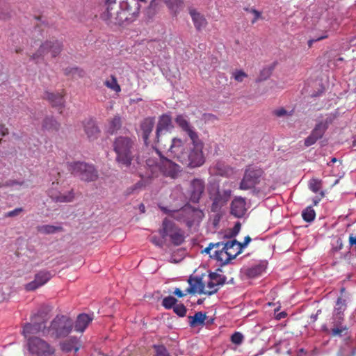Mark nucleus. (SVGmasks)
<instances>
[{
	"mask_svg": "<svg viewBox=\"0 0 356 356\" xmlns=\"http://www.w3.org/2000/svg\"><path fill=\"white\" fill-rule=\"evenodd\" d=\"M51 309L41 307L36 314L31 316V322L24 324L22 334L26 337L28 334L41 333L43 336H49L59 339L67 336L72 330V321L65 315H57L48 325L51 318Z\"/></svg>",
	"mask_w": 356,
	"mask_h": 356,
	"instance_id": "1",
	"label": "nucleus"
},
{
	"mask_svg": "<svg viewBox=\"0 0 356 356\" xmlns=\"http://www.w3.org/2000/svg\"><path fill=\"white\" fill-rule=\"evenodd\" d=\"M191 140L192 147L186 149L181 139L177 138L171 139L167 154L168 156L177 159L182 164L193 168L202 165L205 162L202 151L204 145L199 136Z\"/></svg>",
	"mask_w": 356,
	"mask_h": 356,
	"instance_id": "2",
	"label": "nucleus"
},
{
	"mask_svg": "<svg viewBox=\"0 0 356 356\" xmlns=\"http://www.w3.org/2000/svg\"><path fill=\"white\" fill-rule=\"evenodd\" d=\"M113 147L119 166L130 168L134 161L140 163L135 137L118 136L114 140Z\"/></svg>",
	"mask_w": 356,
	"mask_h": 356,
	"instance_id": "3",
	"label": "nucleus"
},
{
	"mask_svg": "<svg viewBox=\"0 0 356 356\" xmlns=\"http://www.w3.org/2000/svg\"><path fill=\"white\" fill-rule=\"evenodd\" d=\"M116 0H105V4L107 8L101 15V19L110 26H122L125 24H130L135 21L136 17L129 14L123 9H120L115 13L111 12V6L115 4Z\"/></svg>",
	"mask_w": 356,
	"mask_h": 356,
	"instance_id": "4",
	"label": "nucleus"
},
{
	"mask_svg": "<svg viewBox=\"0 0 356 356\" xmlns=\"http://www.w3.org/2000/svg\"><path fill=\"white\" fill-rule=\"evenodd\" d=\"M159 233L162 238L166 240L168 238L175 246L181 245L185 241L184 231L167 218L163 219Z\"/></svg>",
	"mask_w": 356,
	"mask_h": 356,
	"instance_id": "5",
	"label": "nucleus"
},
{
	"mask_svg": "<svg viewBox=\"0 0 356 356\" xmlns=\"http://www.w3.org/2000/svg\"><path fill=\"white\" fill-rule=\"evenodd\" d=\"M26 336V348L31 356H52L56 353V348L47 341L39 337Z\"/></svg>",
	"mask_w": 356,
	"mask_h": 356,
	"instance_id": "6",
	"label": "nucleus"
},
{
	"mask_svg": "<svg viewBox=\"0 0 356 356\" xmlns=\"http://www.w3.org/2000/svg\"><path fill=\"white\" fill-rule=\"evenodd\" d=\"M67 169L72 175L85 181H94L98 178V173L95 167L85 162L70 163L67 164Z\"/></svg>",
	"mask_w": 356,
	"mask_h": 356,
	"instance_id": "7",
	"label": "nucleus"
},
{
	"mask_svg": "<svg viewBox=\"0 0 356 356\" xmlns=\"http://www.w3.org/2000/svg\"><path fill=\"white\" fill-rule=\"evenodd\" d=\"M156 153L159 156V161H154L152 159L146 161L147 165L149 167H158L164 175L171 178H175L180 171V167L167 157L161 156L158 150Z\"/></svg>",
	"mask_w": 356,
	"mask_h": 356,
	"instance_id": "8",
	"label": "nucleus"
},
{
	"mask_svg": "<svg viewBox=\"0 0 356 356\" xmlns=\"http://www.w3.org/2000/svg\"><path fill=\"white\" fill-rule=\"evenodd\" d=\"M264 175V172L261 168L248 165L245 170L239 188L241 190H248L254 188L263 179Z\"/></svg>",
	"mask_w": 356,
	"mask_h": 356,
	"instance_id": "9",
	"label": "nucleus"
},
{
	"mask_svg": "<svg viewBox=\"0 0 356 356\" xmlns=\"http://www.w3.org/2000/svg\"><path fill=\"white\" fill-rule=\"evenodd\" d=\"M63 49V44L62 41L56 39L46 40L40 44L35 53L30 56V58L35 63L38 62V58L43 57L48 53H51V57L55 58L61 53Z\"/></svg>",
	"mask_w": 356,
	"mask_h": 356,
	"instance_id": "10",
	"label": "nucleus"
},
{
	"mask_svg": "<svg viewBox=\"0 0 356 356\" xmlns=\"http://www.w3.org/2000/svg\"><path fill=\"white\" fill-rule=\"evenodd\" d=\"M172 127V119L169 115L163 114L160 116L156 129V139L159 145L161 147L165 148L167 145L163 143L166 140H168V147L170 146V138L168 135V131Z\"/></svg>",
	"mask_w": 356,
	"mask_h": 356,
	"instance_id": "11",
	"label": "nucleus"
},
{
	"mask_svg": "<svg viewBox=\"0 0 356 356\" xmlns=\"http://www.w3.org/2000/svg\"><path fill=\"white\" fill-rule=\"evenodd\" d=\"M226 282V277L217 273H210L205 277L207 293L208 296L218 292L219 286H222Z\"/></svg>",
	"mask_w": 356,
	"mask_h": 356,
	"instance_id": "12",
	"label": "nucleus"
},
{
	"mask_svg": "<svg viewBox=\"0 0 356 356\" xmlns=\"http://www.w3.org/2000/svg\"><path fill=\"white\" fill-rule=\"evenodd\" d=\"M53 277L51 271L47 270H40L35 275L34 280L25 285L28 291H35L47 283Z\"/></svg>",
	"mask_w": 356,
	"mask_h": 356,
	"instance_id": "13",
	"label": "nucleus"
},
{
	"mask_svg": "<svg viewBox=\"0 0 356 356\" xmlns=\"http://www.w3.org/2000/svg\"><path fill=\"white\" fill-rule=\"evenodd\" d=\"M66 92L65 90L60 92H51L45 91L44 92L43 98L47 100L52 107L57 108L60 113H62L63 108L65 107V96Z\"/></svg>",
	"mask_w": 356,
	"mask_h": 356,
	"instance_id": "14",
	"label": "nucleus"
},
{
	"mask_svg": "<svg viewBox=\"0 0 356 356\" xmlns=\"http://www.w3.org/2000/svg\"><path fill=\"white\" fill-rule=\"evenodd\" d=\"M205 190V182L202 179L195 178L191 181L189 188L190 200L198 203Z\"/></svg>",
	"mask_w": 356,
	"mask_h": 356,
	"instance_id": "15",
	"label": "nucleus"
},
{
	"mask_svg": "<svg viewBox=\"0 0 356 356\" xmlns=\"http://www.w3.org/2000/svg\"><path fill=\"white\" fill-rule=\"evenodd\" d=\"M188 282L189 287L186 289V292L188 294H205L207 295L205 277H191Z\"/></svg>",
	"mask_w": 356,
	"mask_h": 356,
	"instance_id": "16",
	"label": "nucleus"
},
{
	"mask_svg": "<svg viewBox=\"0 0 356 356\" xmlns=\"http://www.w3.org/2000/svg\"><path fill=\"white\" fill-rule=\"evenodd\" d=\"M231 195V190H224L222 191H218L213 199L211 211H217L222 207L225 205L226 203L229 201Z\"/></svg>",
	"mask_w": 356,
	"mask_h": 356,
	"instance_id": "17",
	"label": "nucleus"
},
{
	"mask_svg": "<svg viewBox=\"0 0 356 356\" xmlns=\"http://www.w3.org/2000/svg\"><path fill=\"white\" fill-rule=\"evenodd\" d=\"M58 182H52V186L58 185ZM49 196L56 202H70L74 198L73 191H70L67 194H62L51 187L48 191Z\"/></svg>",
	"mask_w": 356,
	"mask_h": 356,
	"instance_id": "18",
	"label": "nucleus"
},
{
	"mask_svg": "<svg viewBox=\"0 0 356 356\" xmlns=\"http://www.w3.org/2000/svg\"><path fill=\"white\" fill-rule=\"evenodd\" d=\"M175 121L181 130L187 134L190 139H194V138L199 136L194 128L183 115H178Z\"/></svg>",
	"mask_w": 356,
	"mask_h": 356,
	"instance_id": "19",
	"label": "nucleus"
},
{
	"mask_svg": "<svg viewBox=\"0 0 356 356\" xmlns=\"http://www.w3.org/2000/svg\"><path fill=\"white\" fill-rule=\"evenodd\" d=\"M186 225L188 227H191L196 220H198L204 216L203 212L198 209L192 207L191 206L186 205Z\"/></svg>",
	"mask_w": 356,
	"mask_h": 356,
	"instance_id": "20",
	"label": "nucleus"
},
{
	"mask_svg": "<svg viewBox=\"0 0 356 356\" xmlns=\"http://www.w3.org/2000/svg\"><path fill=\"white\" fill-rule=\"evenodd\" d=\"M155 124V118L147 117L144 118L140 124V130L142 131V136L145 143H148V140L150 134L152 132Z\"/></svg>",
	"mask_w": 356,
	"mask_h": 356,
	"instance_id": "21",
	"label": "nucleus"
},
{
	"mask_svg": "<svg viewBox=\"0 0 356 356\" xmlns=\"http://www.w3.org/2000/svg\"><path fill=\"white\" fill-rule=\"evenodd\" d=\"M223 246V249L227 250L229 252V256L235 259L236 256L242 252L243 249L241 248V243L236 239H232L228 241H220Z\"/></svg>",
	"mask_w": 356,
	"mask_h": 356,
	"instance_id": "22",
	"label": "nucleus"
},
{
	"mask_svg": "<svg viewBox=\"0 0 356 356\" xmlns=\"http://www.w3.org/2000/svg\"><path fill=\"white\" fill-rule=\"evenodd\" d=\"M245 199L239 197H235L231 204V213L237 218H241L246 211Z\"/></svg>",
	"mask_w": 356,
	"mask_h": 356,
	"instance_id": "23",
	"label": "nucleus"
},
{
	"mask_svg": "<svg viewBox=\"0 0 356 356\" xmlns=\"http://www.w3.org/2000/svg\"><path fill=\"white\" fill-rule=\"evenodd\" d=\"M83 127L89 140L93 141L99 137L100 131L94 120H87L84 121Z\"/></svg>",
	"mask_w": 356,
	"mask_h": 356,
	"instance_id": "24",
	"label": "nucleus"
},
{
	"mask_svg": "<svg viewBox=\"0 0 356 356\" xmlns=\"http://www.w3.org/2000/svg\"><path fill=\"white\" fill-rule=\"evenodd\" d=\"M120 8L137 17L140 10V4L137 0H124L120 3Z\"/></svg>",
	"mask_w": 356,
	"mask_h": 356,
	"instance_id": "25",
	"label": "nucleus"
},
{
	"mask_svg": "<svg viewBox=\"0 0 356 356\" xmlns=\"http://www.w3.org/2000/svg\"><path fill=\"white\" fill-rule=\"evenodd\" d=\"M92 318L90 317L88 314H79L74 323V330L77 332H83L89 324L92 322Z\"/></svg>",
	"mask_w": 356,
	"mask_h": 356,
	"instance_id": "26",
	"label": "nucleus"
},
{
	"mask_svg": "<svg viewBox=\"0 0 356 356\" xmlns=\"http://www.w3.org/2000/svg\"><path fill=\"white\" fill-rule=\"evenodd\" d=\"M210 257L219 261L221 266L226 265L231 260L234 259L232 256H229V252L223 249V246H220L219 249H216L213 254L210 255Z\"/></svg>",
	"mask_w": 356,
	"mask_h": 356,
	"instance_id": "27",
	"label": "nucleus"
},
{
	"mask_svg": "<svg viewBox=\"0 0 356 356\" xmlns=\"http://www.w3.org/2000/svg\"><path fill=\"white\" fill-rule=\"evenodd\" d=\"M189 14L192 18L194 26L197 31H200L202 29L206 27L207 22L203 15L197 12L194 8L189 9Z\"/></svg>",
	"mask_w": 356,
	"mask_h": 356,
	"instance_id": "28",
	"label": "nucleus"
},
{
	"mask_svg": "<svg viewBox=\"0 0 356 356\" xmlns=\"http://www.w3.org/2000/svg\"><path fill=\"white\" fill-rule=\"evenodd\" d=\"M346 309V300L339 297L334 310L333 320H339V322L343 321V312Z\"/></svg>",
	"mask_w": 356,
	"mask_h": 356,
	"instance_id": "29",
	"label": "nucleus"
},
{
	"mask_svg": "<svg viewBox=\"0 0 356 356\" xmlns=\"http://www.w3.org/2000/svg\"><path fill=\"white\" fill-rule=\"evenodd\" d=\"M81 346V344L76 337H70L60 344L61 350L65 352H70L74 350L76 353Z\"/></svg>",
	"mask_w": 356,
	"mask_h": 356,
	"instance_id": "30",
	"label": "nucleus"
},
{
	"mask_svg": "<svg viewBox=\"0 0 356 356\" xmlns=\"http://www.w3.org/2000/svg\"><path fill=\"white\" fill-rule=\"evenodd\" d=\"M214 173L222 177H229L234 172V169L222 161H218L213 167Z\"/></svg>",
	"mask_w": 356,
	"mask_h": 356,
	"instance_id": "31",
	"label": "nucleus"
},
{
	"mask_svg": "<svg viewBox=\"0 0 356 356\" xmlns=\"http://www.w3.org/2000/svg\"><path fill=\"white\" fill-rule=\"evenodd\" d=\"M161 210L176 220L186 224V205L178 210H170L165 207H162Z\"/></svg>",
	"mask_w": 356,
	"mask_h": 356,
	"instance_id": "32",
	"label": "nucleus"
},
{
	"mask_svg": "<svg viewBox=\"0 0 356 356\" xmlns=\"http://www.w3.org/2000/svg\"><path fill=\"white\" fill-rule=\"evenodd\" d=\"M42 127L50 132H57L60 129V124L53 117H46L42 121Z\"/></svg>",
	"mask_w": 356,
	"mask_h": 356,
	"instance_id": "33",
	"label": "nucleus"
},
{
	"mask_svg": "<svg viewBox=\"0 0 356 356\" xmlns=\"http://www.w3.org/2000/svg\"><path fill=\"white\" fill-rule=\"evenodd\" d=\"M13 14L10 6L6 3V0H0V19H9Z\"/></svg>",
	"mask_w": 356,
	"mask_h": 356,
	"instance_id": "34",
	"label": "nucleus"
},
{
	"mask_svg": "<svg viewBox=\"0 0 356 356\" xmlns=\"http://www.w3.org/2000/svg\"><path fill=\"white\" fill-rule=\"evenodd\" d=\"M189 325L193 327L197 325H202L204 324L206 319V314L202 312H198L195 314L193 316H188Z\"/></svg>",
	"mask_w": 356,
	"mask_h": 356,
	"instance_id": "35",
	"label": "nucleus"
},
{
	"mask_svg": "<svg viewBox=\"0 0 356 356\" xmlns=\"http://www.w3.org/2000/svg\"><path fill=\"white\" fill-rule=\"evenodd\" d=\"M327 120H326L325 122H321L318 123L312 130L311 134H312L317 140L323 137L325 131L327 129Z\"/></svg>",
	"mask_w": 356,
	"mask_h": 356,
	"instance_id": "36",
	"label": "nucleus"
},
{
	"mask_svg": "<svg viewBox=\"0 0 356 356\" xmlns=\"http://www.w3.org/2000/svg\"><path fill=\"white\" fill-rule=\"evenodd\" d=\"M36 229L38 232L44 234H54L56 232L63 230V228L60 226H54L50 225H39Z\"/></svg>",
	"mask_w": 356,
	"mask_h": 356,
	"instance_id": "37",
	"label": "nucleus"
},
{
	"mask_svg": "<svg viewBox=\"0 0 356 356\" xmlns=\"http://www.w3.org/2000/svg\"><path fill=\"white\" fill-rule=\"evenodd\" d=\"M334 327L331 330V334L333 337L342 336L343 333L347 330V327L342 325V321L340 323L339 320H333Z\"/></svg>",
	"mask_w": 356,
	"mask_h": 356,
	"instance_id": "38",
	"label": "nucleus"
},
{
	"mask_svg": "<svg viewBox=\"0 0 356 356\" xmlns=\"http://www.w3.org/2000/svg\"><path fill=\"white\" fill-rule=\"evenodd\" d=\"M302 217L307 222H312L315 219L316 213L312 206L307 207L302 211Z\"/></svg>",
	"mask_w": 356,
	"mask_h": 356,
	"instance_id": "39",
	"label": "nucleus"
},
{
	"mask_svg": "<svg viewBox=\"0 0 356 356\" xmlns=\"http://www.w3.org/2000/svg\"><path fill=\"white\" fill-rule=\"evenodd\" d=\"M104 85L107 88H110L111 90H112L116 92H119L121 91V88L118 83L117 79L113 75L111 76L110 79L105 81Z\"/></svg>",
	"mask_w": 356,
	"mask_h": 356,
	"instance_id": "40",
	"label": "nucleus"
},
{
	"mask_svg": "<svg viewBox=\"0 0 356 356\" xmlns=\"http://www.w3.org/2000/svg\"><path fill=\"white\" fill-rule=\"evenodd\" d=\"M273 67H264L260 71L259 76L257 79V82H261V81H265L267 79H268L270 76V75L273 72Z\"/></svg>",
	"mask_w": 356,
	"mask_h": 356,
	"instance_id": "41",
	"label": "nucleus"
},
{
	"mask_svg": "<svg viewBox=\"0 0 356 356\" xmlns=\"http://www.w3.org/2000/svg\"><path fill=\"white\" fill-rule=\"evenodd\" d=\"M122 125L121 118L120 116H115L109 122V131L111 134L118 130Z\"/></svg>",
	"mask_w": 356,
	"mask_h": 356,
	"instance_id": "42",
	"label": "nucleus"
},
{
	"mask_svg": "<svg viewBox=\"0 0 356 356\" xmlns=\"http://www.w3.org/2000/svg\"><path fill=\"white\" fill-rule=\"evenodd\" d=\"M322 187V181L318 179H316V178H313L312 179H310L309 182V189L316 193H318V191H320L321 188Z\"/></svg>",
	"mask_w": 356,
	"mask_h": 356,
	"instance_id": "43",
	"label": "nucleus"
},
{
	"mask_svg": "<svg viewBox=\"0 0 356 356\" xmlns=\"http://www.w3.org/2000/svg\"><path fill=\"white\" fill-rule=\"evenodd\" d=\"M247 77L248 74L242 70H236L232 73V78L238 83L243 82Z\"/></svg>",
	"mask_w": 356,
	"mask_h": 356,
	"instance_id": "44",
	"label": "nucleus"
},
{
	"mask_svg": "<svg viewBox=\"0 0 356 356\" xmlns=\"http://www.w3.org/2000/svg\"><path fill=\"white\" fill-rule=\"evenodd\" d=\"M177 302V300L175 298L170 296L163 299L162 305L165 309H169L173 308V307L176 305Z\"/></svg>",
	"mask_w": 356,
	"mask_h": 356,
	"instance_id": "45",
	"label": "nucleus"
},
{
	"mask_svg": "<svg viewBox=\"0 0 356 356\" xmlns=\"http://www.w3.org/2000/svg\"><path fill=\"white\" fill-rule=\"evenodd\" d=\"M155 356H170L167 348L163 345H154Z\"/></svg>",
	"mask_w": 356,
	"mask_h": 356,
	"instance_id": "46",
	"label": "nucleus"
},
{
	"mask_svg": "<svg viewBox=\"0 0 356 356\" xmlns=\"http://www.w3.org/2000/svg\"><path fill=\"white\" fill-rule=\"evenodd\" d=\"M173 311L177 316L184 317L186 316L187 309L183 304H176L173 307Z\"/></svg>",
	"mask_w": 356,
	"mask_h": 356,
	"instance_id": "47",
	"label": "nucleus"
},
{
	"mask_svg": "<svg viewBox=\"0 0 356 356\" xmlns=\"http://www.w3.org/2000/svg\"><path fill=\"white\" fill-rule=\"evenodd\" d=\"M243 339H244L243 335L241 332H234L231 336L232 342L236 345H240L243 342Z\"/></svg>",
	"mask_w": 356,
	"mask_h": 356,
	"instance_id": "48",
	"label": "nucleus"
},
{
	"mask_svg": "<svg viewBox=\"0 0 356 356\" xmlns=\"http://www.w3.org/2000/svg\"><path fill=\"white\" fill-rule=\"evenodd\" d=\"M240 229H241V223L238 222L235 224L233 229L229 232V234H226L225 235V238H229L234 237L235 236H236L238 234Z\"/></svg>",
	"mask_w": 356,
	"mask_h": 356,
	"instance_id": "49",
	"label": "nucleus"
},
{
	"mask_svg": "<svg viewBox=\"0 0 356 356\" xmlns=\"http://www.w3.org/2000/svg\"><path fill=\"white\" fill-rule=\"evenodd\" d=\"M222 244L220 242L210 243L209 245L202 251V253L209 254L213 248L219 249Z\"/></svg>",
	"mask_w": 356,
	"mask_h": 356,
	"instance_id": "50",
	"label": "nucleus"
},
{
	"mask_svg": "<svg viewBox=\"0 0 356 356\" xmlns=\"http://www.w3.org/2000/svg\"><path fill=\"white\" fill-rule=\"evenodd\" d=\"M23 211V209L22 207L16 208L13 211H10L5 213L4 216L6 218H13L19 215Z\"/></svg>",
	"mask_w": 356,
	"mask_h": 356,
	"instance_id": "51",
	"label": "nucleus"
},
{
	"mask_svg": "<svg viewBox=\"0 0 356 356\" xmlns=\"http://www.w3.org/2000/svg\"><path fill=\"white\" fill-rule=\"evenodd\" d=\"M245 10L252 13L254 15V19L252 20V24H254L259 18H261V13L254 8L248 9L246 8Z\"/></svg>",
	"mask_w": 356,
	"mask_h": 356,
	"instance_id": "52",
	"label": "nucleus"
},
{
	"mask_svg": "<svg viewBox=\"0 0 356 356\" xmlns=\"http://www.w3.org/2000/svg\"><path fill=\"white\" fill-rule=\"evenodd\" d=\"M316 141L317 140L315 138V137L312 134H310L307 138H305V145L306 147H309L314 145Z\"/></svg>",
	"mask_w": 356,
	"mask_h": 356,
	"instance_id": "53",
	"label": "nucleus"
},
{
	"mask_svg": "<svg viewBox=\"0 0 356 356\" xmlns=\"http://www.w3.org/2000/svg\"><path fill=\"white\" fill-rule=\"evenodd\" d=\"M261 268L259 266L254 267L252 268H250L248 270V275L251 277H254L259 275L261 273Z\"/></svg>",
	"mask_w": 356,
	"mask_h": 356,
	"instance_id": "54",
	"label": "nucleus"
},
{
	"mask_svg": "<svg viewBox=\"0 0 356 356\" xmlns=\"http://www.w3.org/2000/svg\"><path fill=\"white\" fill-rule=\"evenodd\" d=\"M9 134L8 129L3 124H0V143H1L2 138Z\"/></svg>",
	"mask_w": 356,
	"mask_h": 356,
	"instance_id": "55",
	"label": "nucleus"
},
{
	"mask_svg": "<svg viewBox=\"0 0 356 356\" xmlns=\"http://www.w3.org/2000/svg\"><path fill=\"white\" fill-rule=\"evenodd\" d=\"M328 37V35L325 33V34H323V35L316 38V39H311L308 41V47L309 48H311L312 47V44L314 42H318V41H320V40H322L323 39H325Z\"/></svg>",
	"mask_w": 356,
	"mask_h": 356,
	"instance_id": "56",
	"label": "nucleus"
},
{
	"mask_svg": "<svg viewBox=\"0 0 356 356\" xmlns=\"http://www.w3.org/2000/svg\"><path fill=\"white\" fill-rule=\"evenodd\" d=\"M74 74H76L79 77L82 78L85 76V71L79 67H73Z\"/></svg>",
	"mask_w": 356,
	"mask_h": 356,
	"instance_id": "57",
	"label": "nucleus"
},
{
	"mask_svg": "<svg viewBox=\"0 0 356 356\" xmlns=\"http://www.w3.org/2000/svg\"><path fill=\"white\" fill-rule=\"evenodd\" d=\"M287 111L283 108L275 110L273 111L274 115H276L277 117H282L285 115Z\"/></svg>",
	"mask_w": 356,
	"mask_h": 356,
	"instance_id": "58",
	"label": "nucleus"
},
{
	"mask_svg": "<svg viewBox=\"0 0 356 356\" xmlns=\"http://www.w3.org/2000/svg\"><path fill=\"white\" fill-rule=\"evenodd\" d=\"M349 244L350 246L355 245V249L356 250V236H353V234L350 235Z\"/></svg>",
	"mask_w": 356,
	"mask_h": 356,
	"instance_id": "59",
	"label": "nucleus"
},
{
	"mask_svg": "<svg viewBox=\"0 0 356 356\" xmlns=\"http://www.w3.org/2000/svg\"><path fill=\"white\" fill-rule=\"evenodd\" d=\"M173 293L179 298H182L187 293H184L179 288H176L173 291Z\"/></svg>",
	"mask_w": 356,
	"mask_h": 356,
	"instance_id": "60",
	"label": "nucleus"
},
{
	"mask_svg": "<svg viewBox=\"0 0 356 356\" xmlns=\"http://www.w3.org/2000/svg\"><path fill=\"white\" fill-rule=\"evenodd\" d=\"M250 241H251V238L249 236H247L245 237L243 243H241L240 246H241V248L243 249L244 248H245L248 245V244Z\"/></svg>",
	"mask_w": 356,
	"mask_h": 356,
	"instance_id": "61",
	"label": "nucleus"
},
{
	"mask_svg": "<svg viewBox=\"0 0 356 356\" xmlns=\"http://www.w3.org/2000/svg\"><path fill=\"white\" fill-rule=\"evenodd\" d=\"M72 69H73V67H72V68H69V67H67V68L65 69V70H64V73H65V75H69V74H74V70H72Z\"/></svg>",
	"mask_w": 356,
	"mask_h": 356,
	"instance_id": "62",
	"label": "nucleus"
},
{
	"mask_svg": "<svg viewBox=\"0 0 356 356\" xmlns=\"http://www.w3.org/2000/svg\"><path fill=\"white\" fill-rule=\"evenodd\" d=\"M152 243H154L156 245L162 246V243H161L156 238H152Z\"/></svg>",
	"mask_w": 356,
	"mask_h": 356,
	"instance_id": "63",
	"label": "nucleus"
},
{
	"mask_svg": "<svg viewBox=\"0 0 356 356\" xmlns=\"http://www.w3.org/2000/svg\"><path fill=\"white\" fill-rule=\"evenodd\" d=\"M286 316V314L285 312H281V313L277 314V319H281L282 318H284Z\"/></svg>",
	"mask_w": 356,
	"mask_h": 356,
	"instance_id": "64",
	"label": "nucleus"
}]
</instances>
